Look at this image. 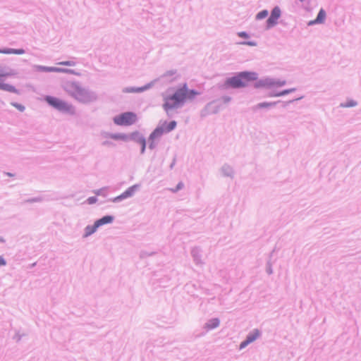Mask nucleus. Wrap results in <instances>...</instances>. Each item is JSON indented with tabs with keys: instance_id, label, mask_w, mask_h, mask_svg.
<instances>
[{
	"instance_id": "bb28decb",
	"label": "nucleus",
	"mask_w": 361,
	"mask_h": 361,
	"mask_svg": "<svg viewBox=\"0 0 361 361\" xmlns=\"http://www.w3.org/2000/svg\"><path fill=\"white\" fill-rule=\"evenodd\" d=\"M238 35L243 38H248V35L245 32H240L238 33Z\"/></svg>"
},
{
	"instance_id": "ddd939ff",
	"label": "nucleus",
	"mask_w": 361,
	"mask_h": 361,
	"mask_svg": "<svg viewBox=\"0 0 361 361\" xmlns=\"http://www.w3.org/2000/svg\"><path fill=\"white\" fill-rule=\"evenodd\" d=\"M109 137L115 140H121V141H127L128 140V136L123 133H116V134H111Z\"/></svg>"
},
{
	"instance_id": "a878e982",
	"label": "nucleus",
	"mask_w": 361,
	"mask_h": 361,
	"mask_svg": "<svg viewBox=\"0 0 361 361\" xmlns=\"http://www.w3.org/2000/svg\"><path fill=\"white\" fill-rule=\"evenodd\" d=\"M183 188V183L182 182H180L176 188L171 189L173 192H177L178 190L182 189Z\"/></svg>"
},
{
	"instance_id": "f3484780",
	"label": "nucleus",
	"mask_w": 361,
	"mask_h": 361,
	"mask_svg": "<svg viewBox=\"0 0 361 361\" xmlns=\"http://www.w3.org/2000/svg\"><path fill=\"white\" fill-rule=\"evenodd\" d=\"M219 320L218 319H214L207 324V326L209 329H214L219 326Z\"/></svg>"
},
{
	"instance_id": "9b49d317",
	"label": "nucleus",
	"mask_w": 361,
	"mask_h": 361,
	"mask_svg": "<svg viewBox=\"0 0 361 361\" xmlns=\"http://www.w3.org/2000/svg\"><path fill=\"white\" fill-rule=\"evenodd\" d=\"M113 220H114V217L113 216H105L98 219L94 223L97 224V226L98 227H99V226H101L102 225L111 223L113 221Z\"/></svg>"
},
{
	"instance_id": "2eb2a0df",
	"label": "nucleus",
	"mask_w": 361,
	"mask_h": 361,
	"mask_svg": "<svg viewBox=\"0 0 361 361\" xmlns=\"http://www.w3.org/2000/svg\"><path fill=\"white\" fill-rule=\"evenodd\" d=\"M39 70L42 71H48V72H66V71L58 68H54V67H42L40 66L38 68Z\"/></svg>"
},
{
	"instance_id": "f8f14e48",
	"label": "nucleus",
	"mask_w": 361,
	"mask_h": 361,
	"mask_svg": "<svg viewBox=\"0 0 361 361\" xmlns=\"http://www.w3.org/2000/svg\"><path fill=\"white\" fill-rule=\"evenodd\" d=\"M25 53L24 49H0V54H23Z\"/></svg>"
},
{
	"instance_id": "39448f33",
	"label": "nucleus",
	"mask_w": 361,
	"mask_h": 361,
	"mask_svg": "<svg viewBox=\"0 0 361 361\" xmlns=\"http://www.w3.org/2000/svg\"><path fill=\"white\" fill-rule=\"evenodd\" d=\"M71 94L80 102L90 101V96L87 92L77 84H73L71 89Z\"/></svg>"
},
{
	"instance_id": "1a4fd4ad",
	"label": "nucleus",
	"mask_w": 361,
	"mask_h": 361,
	"mask_svg": "<svg viewBox=\"0 0 361 361\" xmlns=\"http://www.w3.org/2000/svg\"><path fill=\"white\" fill-rule=\"evenodd\" d=\"M259 336V331L258 330H255L252 334H250V335L247 336V337L245 341H244L243 342H242L240 343V349L244 348L249 343H250L253 342L254 341H255Z\"/></svg>"
},
{
	"instance_id": "72a5a7b5",
	"label": "nucleus",
	"mask_w": 361,
	"mask_h": 361,
	"mask_svg": "<svg viewBox=\"0 0 361 361\" xmlns=\"http://www.w3.org/2000/svg\"><path fill=\"white\" fill-rule=\"evenodd\" d=\"M300 1H303L304 0H300Z\"/></svg>"
},
{
	"instance_id": "a211bd4d",
	"label": "nucleus",
	"mask_w": 361,
	"mask_h": 361,
	"mask_svg": "<svg viewBox=\"0 0 361 361\" xmlns=\"http://www.w3.org/2000/svg\"><path fill=\"white\" fill-rule=\"evenodd\" d=\"M137 142L141 145V152L144 153V152L145 150V147H146V140H145V139L144 137H139L137 138Z\"/></svg>"
},
{
	"instance_id": "4468645a",
	"label": "nucleus",
	"mask_w": 361,
	"mask_h": 361,
	"mask_svg": "<svg viewBox=\"0 0 361 361\" xmlns=\"http://www.w3.org/2000/svg\"><path fill=\"white\" fill-rule=\"evenodd\" d=\"M0 90H5L10 92H16L17 90L13 85L9 84L0 82Z\"/></svg>"
},
{
	"instance_id": "6ab92c4d",
	"label": "nucleus",
	"mask_w": 361,
	"mask_h": 361,
	"mask_svg": "<svg viewBox=\"0 0 361 361\" xmlns=\"http://www.w3.org/2000/svg\"><path fill=\"white\" fill-rule=\"evenodd\" d=\"M268 16V11L267 10H264L260 11L257 15V18L260 20L266 18Z\"/></svg>"
},
{
	"instance_id": "4be33fe9",
	"label": "nucleus",
	"mask_w": 361,
	"mask_h": 361,
	"mask_svg": "<svg viewBox=\"0 0 361 361\" xmlns=\"http://www.w3.org/2000/svg\"><path fill=\"white\" fill-rule=\"evenodd\" d=\"M271 105V104H270V103H266V102L259 103L256 106V108L260 109V108H264V107H268V106H270Z\"/></svg>"
},
{
	"instance_id": "6e6552de",
	"label": "nucleus",
	"mask_w": 361,
	"mask_h": 361,
	"mask_svg": "<svg viewBox=\"0 0 361 361\" xmlns=\"http://www.w3.org/2000/svg\"><path fill=\"white\" fill-rule=\"evenodd\" d=\"M137 185H133L130 188H128L125 192H123L121 195L117 196L114 199V202H116L118 200H121L123 199H126L128 197H130L133 196V195L135 193V190H137Z\"/></svg>"
},
{
	"instance_id": "b1692460",
	"label": "nucleus",
	"mask_w": 361,
	"mask_h": 361,
	"mask_svg": "<svg viewBox=\"0 0 361 361\" xmlns=\"http://www.w3.org/2000/svg\"><path fill=\"white\" fill-rule=\"evenodd\" d=\"M13 106H15L17 109L20 111H23L25 110V106L20 104H13Z\"/></svg>"
},
{
	"instance_id": "c756f323",
	"label": "nucleus",
	"mask_w": 361,
	"mask_h": 361,
	"mask_svg": "<svg viewBox=\"0 0 361 361\" xmlns=\"http://www.w3.org/2000/svg\"><path fill=\"white\" fill-rule=\"evenodd\" d=\"M142 90V89H137L136 90H133V89H131V90H126V92H135V91H140Z\"/></svg>"
},
{
	"instance_id": "20e7f679",
	"label": "nucleus",
	"mask_w": 361,
	"mask_h": 361,
	"mask_svg": "<svg viewBox=\"0 0 361 361\" xmlns=\"http://www.w3.org/2000/svg\"><path fill=\"white\" fill-rule=\"evenodd\" d=\"M113 120L118 126H130L135 123L137 116L133 112H125L115 116Z\"/></svg>"
},
{
	"instance_id": "423d86ee",
	"label": "nucleus",
	"mask_w": 361,
	"mask_h": 361,
	"mask_svg": "<svg viewBox=\"0 0 361 361\" xmlns=\"http://www.w3.org/2000/svg\"><path fill=\"white\" fill-rule=\"evenodd\" d=\"M45 100L49 105L59 111H69L71 109V106L67 103L54 97L47 96Z\"/></svg>"
},
{
	"instance_id": "cd10ccee",
	"label": "nucleus",
	"mask_w": 361,
	"mask_h": 361,
	"mask_svg": "<svg viewBox=\"0 0 361 361\" xmlns=\"http://www.w3.org/2000/svg\"><path fill=\"white\" fill-rule=\"evenodd\" d=\"M239 44H246V45H249V46H255L256 45V43L254 42H241Z\"/></svg>"
},
{
	"instance_id": "7ed1b4c3",
	"label": "nucleus",
	"mask_w": 361,
	"mask_h": 361,
	"mask_svg": "<svg viewBox=\"0 0 361 361\" xmlns=\"http://www.w3.org/2000/svg\"><path fill=\"white\" fill-rule=\"evenodd\" d=\"M176 122L175 121H172L169 123L166 121L161 123L160 126H157L154 130L150 135V139L154 140L160 136H161L164 133H167L173 130L176 127Z\"/></svg>"
},
{
	"instance_id": "473e14b6",
	"label": "nucleus",
	"mask_w": 361,
	"mask_h": 361,
	"mask_svg": "<svg viewBox=\"0 0 361 361\" xmlns=\"http://www.w3.org/2000/svg\"><path fill=\"white\" fill-rule=\"evenodd\" d=\"M109 143L108 142H104V145H109Z\"/></svg>"
},
{
	"instance_id": "2f4dec72",
	"label": "nucleus",
	"mask_w": 361,
	"mask_h": 361,
	"mask_svg": "<svg viewBox=\"0 0 361 361\" xmlns=\"http://www.w3.org/2000/svg\"><path fill=\"white\" fill-rule=\"evenodd\" d=\"M287 92H288V91H286V92H284L283 93L279 94L278 96L283 95V94H284L285 93H287Z\"/></svg>"
},
{
	"instance_id": "393cba45",
	"label": "nucleus",
	"mask_w": 361,
	"mask_h": 361,
	"mask_svg": "<svg viewBox=\"0 0 361 361\" xmlns=\"http://www.w3.org/2000/svg\"><path fill=\"white\" fill-rule=\"evenodd\" d=\"M97 198L95 197H90L87 200V202L89 204H94L97 202Z\"/></svg>"
},
{
	"instance_id": "f257e3e1",
	"label": "nucleus",
	"mask_w": 361,
	"mask_h": 361,
	"mask_svg": "<svg viewBox=\"0 0 361 361\" xmlns=\"http://www.w3.org/2000/svg\"><path fill=\"white\" fill-rule=\"evenodd\" d=\"M200 92L189 90L186 83H184L180 87L177 89L172 95H168L164 97L163 108L166 111L179 107L186 100H192Z\"/></svg>"
},
{
	"instance_id": "c85d7f7f",
	"label": "nucleus",
	"mask_w": 361,
	"mask_h": 361,
	"mask_svg": "<svg viewBox=\"0 0 361 361\" xmlns=\"http://www.w3.org/2000/svg\"><path fill=\"white\" fill-rule=\"evenodd\" d=\"M6 262L2 257H0V266L5 265Z\"/></svg>"
},
{
	"instance_id": "9d476101",
	"label": "nucleus",
	"mask_w": 361,
	"mask_h": 361,
	"mask_svg": "<svg viewBox=\"0 0 361 361\" xmlns=\"http://www.w3.org/2000/svg\"><path fill=\"white\" fill-rule=\"evenodd\" d=\"M325 18H326V12L324 11V9H320L317 18L314 20H310L308 23V25L323 23L325 20Z\"/></svg>"
},
{
	"instance_id": "aec40b11",
	"label": "nucleus",
	"mask_w": 361,
	"mask_h": 361,
	"mask_svg": "<svg viewBox=\"0 0 361 361\" xmlns=\"http://www.w3.org/2000/svg\"><path fill=\"white\" fill-rule=\"evenodd\" d=\"M356 104H357V103L352 100V101L346 102L345 104H342L341 106H343V107H353V106H356Z\"/></svg>"
},
{
	"instance_id": "dca6fc26",
	"label": "nucleus",
	"mask_w": 361,
	"mask_h": 361,
	"mask_svg": "<svg viewBox=\"0 0 361 361\" xmlns=\"http://www.w3.org/2000/svg\"><path fill=\"white\" fill-rule=\"evenodd\" d=\"M98 226L94 223L93 226H89L85 228V236L90 235L94 233L97 229Z\"/></svg>"
},
{
	"instance_id": "0eeeda50",
	"label": "nucleus",
	"mask_w": 361,
	"mask_h": 361,
	"mask_svg": "<svg viewBox=\"0 0 361 361\" xmlns=\"http://www.w3.org/2000/svg\"><path fill=\"white\" fill-rule=\"evenodd\" d=\"M281 16V10L278 7H275L271 13L270 17L267 20V26L271 27L277 23V20Z\"/></svg>"
},
{
	"instance_id": "412c9836",
	"label": "nucleus",
	"mask_w": 361,
	"mask_h": 361,
	"mask_svg": "<svg viewBox=\"0 0 361 361\" xmlns=\"http://www.w3.org/2000/svg\"><path fill=\"white\" fill-rule=\"evenodd\" d=\"M11 73H8L4 70L2 67L0 66V78L4 77H7L11 75Z\"/></svg>"
},
{
	"instance_id": "7c9ffc66",
	"label": "nucleus",
	"mask_w": 361,
	"mask_h": 361,
	"mask_svg": "<svg viewBox=\"0 0 361 361\" xmlns=\"http://www.w3.org/2000/svg\"><path fill=\"white\" fill-rule=\"evenodd\" d=\"M138 135H139V133H137V132L132 134L133 137H136V136H138Z\"/></svg>"
},
{
	"instance_id": "f03ea898",
	"label": "nucleus",
	"mask_w": 361,
	"mask_h": 361,
	"mask_svg": "<svg viewBox=\"0 0 361 361\" xmlns=\"http://www.w3.org/2000/svg\"><path fill=\"white\" fill-rule=\"evenodd\" d=\"M257 78V75L254 72H241L235 76L228 78L225 82V85L233 88L243 87Z\"/></svg>"
},
{
	"instance_id": "5701e85b",
	"label": "nucleus",
	"mask_w": 361,
	"mask_h": 361,
	"mask_svg": "<svg viewBox=\"0 0 361 361\" xmlns=\"http://www.w3.org/2000/svg\"><path fill=\"white\" fill-rule=\"evenodd\" d=\"M59 65H63V66H75V63L73 61H62L59 63Z\"/></svg>"
}]
</instances>
